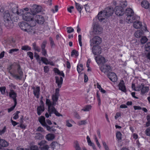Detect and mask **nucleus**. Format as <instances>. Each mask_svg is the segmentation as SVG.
<instances>
[{"instance_id":"11","label":"nucleus","mask_w":150,"mask_h":150,"mask_svg":"<svg viewBox=\"0 0 150 150\" xmlns=\"http://www.w3.org/2000/svg\"><path fill=\"white\" fill-rule=\"evenodd\" d=\"M8 96L10 98L12 99L13 100L14 102H17L16 99L17 93L12 88H11L10 89Z\"/></svg>"},{"instance_id":"14","label":"nucleus","mask_w":150,"mask_h":150,"mask_svg":"<svg viewBox=\"0 0 150 150\" xmlns=\"http://www.w3.org/2000/svg\"><path fill=\"white\" fill-rule=\"evenodd\" d=\"M95 59L98 64H104L106 62L105 58L101 56L96 57Z\"/></svg>"},{"instance_id":"40","label":"nucleus","mask_w":150,"mask_h":150,"mask_svg":"<svg viewBox=\"0 0 150 150\" xmlns=\"http://www.w3.org/2000/svg\"><path fill=\"white\" fill-rule=\"evenodd\" d=\"M148 39L146 36H142L141 39V42L142 44L145 43L148 41Z\"/></svg>"},{"instance_id":"3","label":"nucleus","mask_w":150,"mask_h":150,"mask_svg":"<svg viewBox=\"0 0 150 150\" xmlns=\"http://www.w3.org/2000/svg\"><path fill=\"white\" fill-rule=\"evenodd\" d=\"M55 78L56 83L57 85L58 88L56 89L55 94L52 96V100L53 103H54L55 105L56 102L58 100L60 95L59 94V88L61 87L63 83V79L62 77H61L59 78L58 76H55Z\"/></svg>"},{"instance_id":"64","label":"nucleus","mask_w":150,"mask_h":150,"mask_svg":"<svg viewBox=\"0 0 150 150\" xmlns=\"http://www.w3.org/2000/svg\"><path fill=\"white\" fill-rule=\"evenodd\" d=\"M31 150H39L37 146H32L30 148Z\"/></svg>"},{"instance_id":"37","label":"nucleus","mask_w":150,"mask_h":150,"mask_svg":"<svg viewBox=\"0 0 150 150\" xmlns=\"http://www.w3.org/2000/svg\"><path fill=\"white\" fill-rule=\"evenodd\" d=\"M36 135L35 136V138L36 139L38 140H41L44 138L43 135L41 134L40 133H36Z\"/></svg>"},{"instance_id":"56","label":"nucleus","mask_w":150,"mask_h":150,"mask_svg":"<svg viewBox=\"0 0 150 150\" xmlns=\"http://www.w3.org/2000/svg\"><path fill=\"white\" fill-rule=\"evenodd\" d=\"M47 142L44 140H42L41 141L38 143V145L40 146L44 145Z\"/></svg>"},{"instance_id":"15","label":"nucleus","mask_w":150,"mask_h":150,"mask_svg":"<svg viewBox=\"0 0 150 150\" xmlns=\"http://www.w3.org/2000/svg\"><path fill=\"white\" fill-rule=\"evenodd\" d=\"M138 18V17L134 14L129 16H127L126 18L127 21L128 23H131L134 22V21L137 20Z\"/></svg>"},{"instance_id":"46","label":"nucleus","mask_w":150,"mask_h":150,"mask_svg":"<svg viewBox=\"0 0 150 150\" xmlns=\"http://www.w3.org/2000/svg\"><path fill=\"white\" fill-rule=\"evenodd\" d=\"M145 50L147 51H150V42H148L145 46Z\"/></svg>"},{"instance_id":"26","label":"nucleus","mask_w":150,"mask_h":150,"mask_svg":"<svg viewBox=\"0 0 150 150\" xmlns=\"http://www.w3.org/2000/svg\"><path fill=\"white\" fill-rule=\"evenodd\" d=\"M142 26V23L139 21H135L134 23V27L136 29L141 28Z\"/></svg>"},{"instance_id":"41","label":"nucleus","mask_w":150,"mask_h":150,"mask_svg":"<svg viewBox=\"0 0 150 150\" xmlns=\"http://www.w3.org/2000/svg\"><path fill=\"white\" fill-rule=\"evenodd\" d=\"M122 134L119 131H118L116 133V137L119 140L122 139Z\"/></svg>"},{"instance_id":"47","label":"nucleus","mask_w":150,"mask_h":150,"mask_svg":"<svg viewBox=\"0 0 150 150\" xmlns=\"http://www.w3.org/2000/svg\"><path fill=\"white\" fill-rule=\"evenodd\" d=\"M49 40L50 42V44L52 47H54L55 46V44L52 38L51 37L49 38Z\"/></svg>"},{"instance_id":"49","label":"nucleus","mask_w":150,"mask_h":150,"mask_svg":"<svg viewBox=\"0 0 150 150\" xmlns=\"http://www.w3.org/2000/svg\"><path fill=\"white\" fill-rule=\"evenodd\" d=\"M24 13V11L23 9H20L19 10L18 9V12H16V13H17L18 15L19 16H21L23 15Z\"/></svg>"},{"instance_id":"25","label":"nucleus","mask_w":150,"mask_h":150,"mask_svg":"<svg viewBox=\"0 0 150 150\" xmlns=\"http://www.w3.org/2000/svg\"><path fill=\"white\" fill-rule=\"evenodd\" d=\"M149 4L146 0L142 1L141 3V6L145 9H147L149 7Z\"/></svg>"},{"instance_id":"38","label":"nucleus","mask_w":150,"mask_h":150,"mask_svg":"<svg viewBox=\"0 0 150 150\" xmlns=\"http://www.w3.org/2000/svg\"><path fill=\"white\" fill-rule=\"evenodd\" d=\"M91 107L92 106L91 105H87L82 109V110L84 111H88L91 109Z\"/></svg>"},{"instance_id":"2","label":"nucleus","mask_w":150,"mask_h":150,"mask_svg":"<svg viewBox=\"0 0 150 150\" xmlns=\"http://www.w3.org/2000/svg\"><path fill=\"white\" fill-rule=\"evenodd\" d=\"M36 25V21H32V23L29 22L28 23L25 22H22L18 24L19 26L22 30L29 33H31L33 31V27Z\"/></svg>"},{"instance_id":"12","label":"nucleus","mask_w":150,"mask_h":150,"mask_svg":"<svg viewBox=\"0 0 150 150\" xmlns=\"http://www.w3.org/2000/svg\"><path fill=\"white\" fill-rule=\"evenodd\" d=\"M92 51L93 53L94 54L98 55L101 52V48L99 45H94L92 46Z\"/></svg>"},{"instance_id":"44","label":"nucleus","mask_w":150,"mask_h":150,"mask_svg":"<svg viewBox=\"0 0 150 150\" xmlns=\"http://www.w3.org/2000/svg\"><path fill=\"white\" fill-rule=\"evenodd\" d=\"M47 44V42L46 41H44L41 45V47L42 50H46L45 48Z\"/></svg>"},{"instance_id":"33","label":"nucleus","mask_w":150,"mask_h":150,"mask_svg":"<svg viewBox=\"0 0 150 150\" xmlns=\"http://www.w3.org/2000/svg\"><path fill=\"white\" fill-rule=\"evenodd\" d=\"M77 70L79 73L83 70V65L81 64H78L77 66Z\"/></svg>"},{"instance_id":"9","label":"nucleus","mask_w":150,"mask_h":150,"mask_svg":"<svg viewBox=\"0 0 150 150\" xmlns=\"http://www.w3.org/2000/svg\"><path fill=\"white\" fill-rule=\"evenodd\" d=\"M42 9V7L41 6L36 4L33 5L30 9V11L32 14L35 15L37 13L40 12Z\"/></svg>"},{"instance_id":"20","label":"nucleus","mask_w":150,"mask_h":150,"mask_svg":"<svg viewBox=\"0 0 150 150\" xmlns=\"http://www.w3.org/2000/svg\"><path fill=\"white\" fill-rule=\"evenodd\" d=\"M4 25L8 29L12 28L13 27V21L11 19L10 20L4 21Z\"/></svg>"},{"instance_id":"28","label":"nucleus","mask_w":150,"mask_h":150,"mask_svg":"<svg viewBox=\"0 0 150 150\" xmlns=\"http://www.w3.org/2000/svg\"><path fill=\"white\" fill-rule=\"evenodd\" d=\"M37 114L38 115H40L42 112L44 110V108L43 106L40 105L37 108Z\"/></svg>"},{"instance_id":"32","label":"nucleus","mask_w":150,"mask_h":150,"mask_svg":"<svg viewBox=\"0 0 150 150\" xmlns=\"http://www.w3.org/2000/svg\"><path fill=\"white\" fill-rule=\"evenodd\" d=\"M40 59V60L42 61L45 64L47 65L50 64V62L47 58L44 57H41Z\"/></svg>"},{"instance_id":"17","label":"nucleus","mask_w":150,"mask_h":150,"mask_svg":"<svg viewBox=\"0 0 150 150\" xmlns=\"http://www.w3.org/2000/svg\"><path fill=\"white\" fill-rule=\"evenodd\" d=\"M118 86L119 90H121L122 91L125 93L126 92V89L124 81L123 80H121Z\"/></svg>"},{"instance_id":"7","label":"nucleus","mask_w":150,"mask_h":150,"mask_svg":"<svg viewBox=\"0 0 150 150\" xmlns=\"http://www.w3.org/2000/svg\"><path fill=\"white\" fill-rule=\"evenodd\" d=\"M93 26V29L92 32L94 34L98 35L101 33L102 31V28L100 26L98 23L94 22Z\"/></svg>"},{"instance_id":"59","label":"nucleus","mask_w":150,"mask_h":150,"mask_svg":"<svg viewBox=\"0 0 150 150\" xmlns=\"http://www.w3.org/2000/svg\"><path fill=\"white\" fill-rule=\"evenodd\" d=\"M42 54L45 57H48V55L47 53V51L46 50H42L41 52Z\"/></svg>"},{"instance_id":"23","label":"nucleus","mask_w":150,"mask_h":150,"mask_svg":"<svg viewBox=\"0 0 150 150\" xmlns=\"http://www.w3.org/2000/svg\"><path fill=\"white\" fill-rule=\"evenodd\" d=\"M34 89L33 94L35 96H36L37 98H39L40 92V87L39 86L37 87L36 88H33Z\"/></svg>"},{"instance_id":"63","label":"nucleus","mask_w":150,"mask_h":150,"mask_svg":"<svg viewBox=\"0 0 150 150\" xmlns=\"http://www.w3.org/2000/svg\"><path fill=\"white\" fill-rule=\"evenodd\" d=\"M36 131L38 132L40 131L42 132H44L45 131V130L43 128L41 127H38L36 130Z\"/></svg>"},{"instance_id":"51","label":"nucleus","mask_w":150,"mask_h":150,"mask_svg":"<svg viewBox=\"0 0 150 150\" xmlns=\"http://www.w3.org/2000/svg\"><path fill=\"white\" fill-rule=\"evenodd\" d=\"M120 7H122V8H124L126 7L127 5V3L126 1H123L120 4Z\"/></svg>"},{"instance_id":"24","label":"nucleus","mask_w":150,"mask_h":150,"mask_svg":"<svg viewBox=\"0 0 150 150\" xmlns=\"http://www.w3.org/2000/svg\"><path fill=\"white\" fill-rule=\"evenodd\" d=\"M38 121L43 127H45L47 125L45 121V118L44 116H42L39 117Z\"/></svg>"},{"instance_id":"54","label":"nucleus","mask_w":150,"mask_h":150,"mask_svg":"<svg viewBox=\"0 0 150 150\" xmlns=\"http://www.w3.org/2000/svg\"><path fill=\"white\" fill-rule=\"evenodd\" d=\"M49 148V146L47 145H46L41 147L40 149L41 150H48Z\"/></svg>"},{"instance_id":"39","label":"nucleus","mask_w":150,"mask_h":150,"mask_svg":"<svg viewBox=\"0 0 150 150\" xmlns=\"http://www.w3.org/2000/svg\"><path fill=\"white\" fill-rule=\"evenodd\" d=\"M21 49L24 51H30L31 50V48L28 45H25L22 46L21 47Z\"/></svg>"},{"instance_id":"50","label":"nucleus","mask_w":150,"mask_h":150,"mask_svg":"<svg viewBox=\"0 0 150 150\" xmlns=\"http://www.w3.org/2000/svg\"><path fill=\"white\" fill-rule=\"evenodd\" d=\"M67 32L68 33H70L74 31V29L71 27H68L67 28Z\"/></svg>"},{"instance_id":"6","label":"nucleus","mask_w":150,"mask_h":150,"mask_svg":"<svg viewBox=\"0 0 150 150\" xmlns=\"http://www.w3.org/2000/svg\"><path fill=\"white\" fill-rule=\"evenodd\" d=\"M34 16L32 14V13L29 12H25L23 15L22 17L23 19L25 21H27L32 23V21H35L33 18V16Z\"/></svg>"},{"instance_id":"30","label":"nucleus","mask_w":150,"mask_h":150,"mask_svg":"<svg viewBox=\"0 0 150 150\" xmlns=\"http://www.w3.org/2000/svg\"><path fill=\"white\" fill-rule=\"evenodd\" d=\"M75 6L77 10L79 11L80 13H81L82 10L83 8V7L81 5L79 4L76 2L75 3Z\"/></svg>"},{"instance_id":"55","label":"nucleus","mask_w":150,"mask_h":150,"mask_svg":"<svg viewBox=\"0 0 150 150\" xmlns=\"http://www.w3.org/2000/svg\"><path fill=\"white\" fill-rule=\"evenodd\" d=\"M19 51L18 49H12L9 50V53L10 54H12L15 52H16Z\"/></svg>"},{"instance_id":"8","label":"nucleus","mask_w":150,"mask_h":150,"mask_svg":"<svg viewBox=\"0 0 150 150\" xmlns=\"http://www.w3.org/2000/svg\"><path fill=\"white\" fill-rule=\"evenodd\" d=\"M90 42L91 47L94 46V45H98L101 42L102 39L98 36H96L93 37L92 39H91Z\"/></svg>"},{"instance_id":"1","label":"nucleus","mask_w":150,"mask_h":150,"mask_svg":"<svg viewBox=\"0 0 150 150\" xmlns=\"http://www.w3.org/2000/svg\"><path fill=\"white\" fill-rule=\"evenodd\" d=\"M8 72L13 77L20 79L23 75V72L19 64H12L7 68Z\"/></svg>"},{"instance_id":"21","label":"nucleus","mask_w":150,"mask_h":150,"mask_svg":"<svg viewBox=\"0 0 150 150\" xmlns=\"http://www.w3.org/2000/svg\"><path fill=\"white\" fill-rule=\"evenodd\" d=\"M10 5L12 8V12L14 13H16L18 12V5L13 3H11Z\"/></svg>"},{"instance_id":"34","label":"nucleus","mask_w":150,"mask_h":150,"mask_svg":"<svg viewBox=\"0 0 150 150\" xmlns=\"http://www.w3.org/2000/svg\"><path fill=\"white\" fill-rule=\"evenodd\" d=\"M45 127H46L47 130L49 132H55L56 131V129H54L55 127L54 126L50 127L47 125Z\"/></svg>"},{"instance_id":"13","label":"nucleus","mask_w":150,"mask_h":150,"mask_svg":"<svg viewBox=\"0 0 150 150\" xmlns=\"http://www.w3.org/2000/svg\"><path fill=\"white\" fill-rule=\"evenodd\" d=\"M107 76L109 79L112 82H115L117 80V76L114 72H109Z\"/></svg>"},{"instance_id":"18","label":"nucleus","mask_w":150,"mask_h":150,"mask_svg":"<svg viewBox=\"0 0 150 150\" xmlns=\"http://www.w3.org/2000/svg\"><path fill=\"white\" fill-rule=\"evenodd\" d=\"M46 104L48 106V109L49 111H50L53 108V107H54L53 106L55 105L54 103H53V102H52L50 100L48 99H46Z\"/></svg>"},{"instance_id":"61","label":"nucleus","mask_w":150,"mask_h":150,"mask_svg":"<svg viewBox=\"0 0 150 150\" xmlns=\"http://www.w3.org/2000/svg\"><path fill=\"white\" fill-rule=\"evenodd\" d=\"M58 6L57 5H56L55 6V11L54 9H52L51 10V11L53 13H55V12H57V11L58 10Z\"/></svg>"},{"instance_id":"48","label":"nucleus","mask_w":150,"mask_h":150,"mask_svg":"<svg viewBox=\"0 0 150 150\" xmlns=\"http://www.w3.org/2000/svg\"><path fill=\"white\" fill-rule=\"evenodd\" d=\"M14 103V105L13 106H12V107H11V108L8 109V112H10L11 111H13L14 109L16 106V105L17 104V102Z\"/></svg>"},{"instance_id":"19","label":"nucleus","mask_w":150,"mask_h":150,"mask_svg":"<svg viewBox=\"0 0 150 150\" xmlns=\"http://www.w3.org/2000/svg\"><path fill=\"white\" fill-rule=\"evenodd\" d=\"M35 18L37 19L36 20L38 23L40 24H42L44 22V19L42 15H36Z\"/></svg>"},{"instance_id":"5","label":"nucleus","mask_w":150,"mask_h":150,"mask_svg":"<svg viewBox=\"0 0 150 150\" xmlns=\"http://www.w3.org/2000/svg\"><path fill=\"white\" fill-rule=\"evenodd\" d=\"M135 89V91H137L141 90V94L142 95H144L146 93L148 92L149 90V87L145 86L144 83H142L138 85Z\"/></svg>"},{"instance_id":"58","label":"nucleus","mask_w":150,"mask_h":150,"mask_svg":"<svg viewBox=\"0 0 150 150\" xmlns=\"http://www.w3.org/2000/svg\"><path fill=\"white\" fill-rule=\"evenodd\" d=\"M86 139L88 142V144L89 146L93 142H92L91 141V139L88 136H87L86 137Z\"/></svg>"},{"instance_id":"60","label":"nucleus","mask_w":150,"mask_h":150,"mask_svg":"<svg viewBox=\"0 0 150 150\" xmlns=\"http://www.w3.org/2000/svg\"><path fill=\"white\" fill-rule=\"evenodd\" d=\"M44 70L45 73H47L49 71V69L48 67L47 66H45L44 67Z\"/></svg>"},{"instance_id":"62","label":"nucleus","mask_w":150,"mask_h":150,"mask_svg":"<svg viewBox=\"0 0 150 150\" xmlns=\"http://www.w3.org/2000/svg\"><path fill=\"white\" fill-rule=\"evenodd\" d=\"M34 57L36 59L38 60H39L40 59V56L36 52L34 53Z\"/></svg>"},{"instance_id":"35","label":"nucleus","mask_w":150,"mask_h":150,"mask_svg":"<svg viewBox=\"0 0 150 150\" xmlns=\"http://www.w3.org/2000/svg\"><path fill=\"white\" fill-rule=\"evenodd\" d=\"M32 45L33 46V48L35 51H37L38 52H40V47L36 45L35 43H33Z\"/></svg>"},{"instance_id":"57","label":"nucleus","mask_w":150,"mask_h":150,"mask_svg":"<svg viewBox=\"0 0 150 150\" xmlns=\"http://www.w3.org/2000/svg\"><path fill=\"white\" fill-rule=\"evenodd\" d=\"M79 38V45L81 47H82V43L81 42V35H78Z\"/></svg>"},{"instance_id":"45","label":"nucleus","mask_w":150,"mask_h":150,"mask_svg":"<svg viewBox=\"0 0 150 150\" xmlns=\"http://www.w3.org/2000/svg\"><path fill=\"white\" fill-rule=\"evenodd\" d=\"M20 113L19 111H17L16 112L13 114L14 116L13 117L14 120H16L19 118L18 114Z\"/></svg>"},{"instance_id":"22","label":"nucleus","mask_w":150,"mask_h":150,"mask_svg":"<svg viewBox=\"0 0 150 150\" xmlns=\"http://www.w3.org/2000/svg\"><path fill=\"white\" fill-rule=\"evenodd\" d=\"M50 112V114L54 113L55 115L58 117L62 116V115L61 114L59 113L56 110L54 107H53V108L51 110L49 111Z\"/></svg>"},{"instance_id":"42","label":"nucleus","mask_w":150,"mask_h":150,"mask_svg":"<svg viewBox=\"0 0 150 150\" xmlns=\"http://www.w3.org/2000/svg\"><path fill=\"white\" fill-rule=\"evenodd\" d=\"M6 87L5 86L0 87V91L2 95H5L6 93Z\"/></svg>"},{"instance_id":"27","label":"nucleus","mask_w":150,"mask_h":150,"mask_svg":"<svg viewBox=\"0 0 150 150\" xmlns=\"http://www.w3.org/2000/svg\"><path fill=\"white\" fill-rule=\"evenodd\" d=\"M125 13L127 16H129L134 14L133 10L130 8H127L125 10Z\"/></svg>"},{"instance_id":"4","label":"nucleus","mask_w":150,"mask_h":150,"mask_svg":"<svg viewBox=\"0 0 150 150\" xmlns=\"http://www.w3.org/2000/svg\"><path fill=\"white\" fill-rule=\"evenodd\" d=\"M114 10L112 7H110L106 8L103 11H101L98 15V19L100 21H102L105 19L103 16L107 18L112 16Z\"/></svg>"},{"instance_id":"10","label":"nucleus","mask_w":150,"mask_h":150,"mask_svg":"<svg viewBox=\"0 0 150 150\" xmlns=\"http://www.w3.org/2000/svg\"><path fill=\"white\" fill-rule=\"evenodd\" d=\"M125 9L120 6H116L114 8L115 14L118 16H122L125 13Z\"/></svg>"},{"instance_id":"43","label":"nucleus","mask_w":150,"mask_h":150,"mask_svg":"<svg viewBox=\"0 0 150 150\" xmlns=\"http://www.w3.org/2000/svg\"><path fill=\"white\" fill-rule=\"evenodd\" d=\"M74 55L76 57H77L79 55L78 51L75 50H73L71 52V56L73 57Z\"/></svg>"},{"instance_id":"53","label":"nucleus","mask_w":150,"mask_h":150,"mask_svg":"<svg viewBox=\"0 0 150 150\" xmlns=\"http://www.w3.org/2000/svg\"><path fill=\"white\" fill-rule=\"evenodd\" d=\"M145 133L147 136L150 137V127L146 130Z\"/></svg>"},{"instance_id":"52","label":"nucleus","mask_w":150,"mask_h":150,"mask_svg":"<svg viewBox=\"0 0 150 150\" xmlns=\"http://www.w3.org/2000/svg\"><path fill=\"white\" fill-rule=\"evenodd\" d=\"M27 54L31 60L33 59V54L32 52H28L27 53Z\"/></svg>"},{"instance_id":"16","label":"nucleus","mask_w":150,"mask_h":150,"mask_svg":"<svg viewBox=\"0 0 150 150\" xmlns=\"http://www.w3.org/2000/svg\"><path fill=\"white\" fill-rule=\"evenodd\" d=\"M102 72L104 73L108 72L111 69L110 66L108 65H103L100 68Z\"/></svg>"},{"instance_id":"29","label":"nucleus","mask_w":150,"mask_h":150,"mask_svg":"<svg viewBox=\"0 0 150 150\" xmlns=\"http://www.w3.org/2000/svg\"><path fill=\"white\" fill-rule=\"evenodd\" d=\"M143 31L142 30H138L135 33L134 35L136 37L139 38L143 35Z\"/></svg>"},{"instance_id":"31","label":"nucleus","mask_w":150,"mask_h":150,"mask_svg":"<svg viewBox=\"0 0 150 150\" xmlns=\"http://www.w3.org/2000/svg\"><path fill=\"white\" fill-rule=\"evenodd\" d=\"M55 137L54 134H47L46 136V139L48 141H50L53 140Z\"/></svg>"},{"instance_id":"36","label":"nucleus","mask_w":150,"mask_h":150,"mask_svg":"<svg viewBox=\"0 0 150 150\" xmlns=\"http://www.w3.org/2000/svg\"><path fill=\"white\" fill-rule=\"evenodd\" d=\"M4 21L11 19V18L10 13H5L4 14Z\"/></svg>"}]
</instances>
